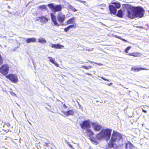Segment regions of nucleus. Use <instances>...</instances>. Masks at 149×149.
<instances>
[{
	"mask_svg": "<svg viewBox=\"0 0 149 149\" xmlns=\"http://www.w3.org/2000/svg\"><path fill=\"white\" fill-rule=\"evenodd\" d=\"M51 19L52 22L53 23L54 25L59 26V24L57 22V19L58 21L60 23H63L65 20V15L61 12L58 13L57 16V19L56 16L53 13H51Z\"/></svg>",
	"mask_w": 149,
	"mask_h": 149,
	"instance_id": "f257e3e1",
	"label": "nucleus"
},
{
	"mask_svg": "<svg viewBox=\"0 0 149 149\" xmlns=\"http://www.w3.org/2000/svg\"><path fill=\"white\" fill-rule=\"evenodd\" d=\"M111 131V130L109 129H105L103 132L101 131L96 135L97 139L99 140L104 139L107 140H109L110 138Z\"/></svg>",
	"mask_w": 149,
	"mask_h": 149,
	"instance_id": "f03ea898",
	"label": "nucleus"
},
{
	"mask_svg": "<svg viewBox=\"0 0 149 149\" xmlns=\"http://www.w3.org/2000/svg\"><path fill=\"white\" fill-rule=\"evenodd\" d=\"M120 6V4L119 2H111L109 6L110 13L115 15L117 12V9L119 8Z\"/></svg>",
	"mask_w": 149,
	"mask_h": 149,
	"instance_id": "7ed1b4c3",
	"label": "nucleus"
},
{
	"mask_svg": "<svg viewBox=\"0 0 149 149\" xmlns=\"http://www.w3.org/2000/svg\"><path fill=\"white\" fill-rule=\"evenodd\" d=\"M133 10L135 12L136 18H141L143 16L145 11L143 8L140 7H134Z\"/></svg>",
	"mask_w": 149,
	"mask_h": 149,
	"instance_id": "20e7f679",
	"label": "nucleus"
},
{
	"mask_svg": "<svg viewBox=\"0 0 149 149\" xmlns=\"http://www.w3.org/2000/svg\"><path fill=\"white\" fill-rule=\"evenodd\" d=\"M91 123L89 119L83 121L82 123H80V127L82 129L87 130L89 129L91 127Z\"/></svg>",
	"mask_w": 149,
	"mask_h": 149,
	"instance_id": "39448f33",
	"label": "nucleus"
},
{
	"mask_svg": "<svg viewBox=\"0 0 149 149\" xmlns=\"http://www.w3.org/2000/svg\"><path fill=\"white\" fill-rule=\"evenodd\" d=\"M122 139V136L121 134L113 131L111 139V140L112 142H115L116 141H118Z\"/></svg>",
	"mask_w": 149,
	"mask_h": 149,
	"instance_id": "423d86ee",
	"label": "nucleus"
},
{
	"mask_svg": "<svg viewBox=\"0 0 149 149\" xmlns=\"http://www.w3.org/2000/svg\"><path fill=\"white\" fill-rule=\"evenodd\" d=\"M133 8L134 7H130L127 9V16L131 19L136 18L135 12L134 11Z\"/></svg>",
	"mask_w": 149,
	"mask_h": 149,
	"instance_id": "0eeeda50",
	"label": "nucleus"
},
{
	"mask_svg": "<svg viewBox=\"0 0 149 149\" xmlns=\"http://www.w3.org/2000/svg\"><path fill=\"white\" fill-rule=\"evenodd\" d=\"M48 6L50 8L52 9L55 12L61 11L62 9V6L60 5L54 6L53 3H50L48 4Z\"/></svg>",
	"mask_w": 149,
	"mask_h": 149,
	"instance_id": "6e6552de",
	"label": "nucleus"
},
{
	"mask_svg": "<svg viewBox=\"0 0 149 149\" xmlns=\"http://www.w3.org/2000/svg\"><path fill=\"white\" fill-rule=\"evenodd\" d=\"M9 70V67L8 65L4 64L0 68V72L3 74H7Z\"/></svg>",
	"mask_w": 149,
	"mask_h": 149,
	"instance_id": "1a4fd4ad",
	"label": "nucleus"
},
{
	"mask_svg": "<svg viewBox=\"0 0 149 149\" xmlns=\"http://www.w3.org/2000/svg\"><path fill=\"white\" fill-rule=\"evenodd\" d=\"M48 19L45 16H42L40 17H36L35 20V21L40 22L42 24H45L48 21Z\"/></svg>",
	"mask_w": 149,
	"mask_h": 149,
	"instance_id": "9d476101",
	"label": "nucleus"
},
{
	"mask_svg": "<svg viewBox=\"0 0 149 149\" xmlns=\"http://www.w3.org/2000/svg\"><path fill=\"white\" fill-rule=\"evenodd\" d=\"M6 77L13 83H16L18 81V78L16 75H6Z\"/></svg>",
	"mask_w": 149,
	"mask_h": 149,
	"instance_id": "9b49d317",
	"label": "nucleus"
},
{
	"mask_svg": "<svg viewBox=\"0 0 149 149\" xmlns=\"http://www.w3.org/2000/svg\"><path fill=\"white\" fill-rule=\"evenodd\" d=\"M91 125L95 131H99L101 130L102 127L95 122L91 123Z\"/></svg>",
	"mask_w": 149,
	"mask_h": 149,
	"instance_id": "f8f14e48",
	"label": "nucleus"
},
{
	"mask_svg": "<svg viewBox=\"0 0 149 149\" xmlns=\"http://www.w3.org/2000/svg\"><path fill=\"white\" fill-rule=\"evenodd\" d=\"M75 17H74L70 18L66 22V24L65 25H66L69 24H74V25H76V24L75 23Z\"/></svg>",
	"mask_w": 149,
	"mask_h": 149,
	"instance_id": "ddd939ff",
	"label": "nucleus"
},
{
	"mask_svg": "<svg viewBox=\"0 0 149 149\" xmlns=\"http://www.w3.org/2000/svg\"><path fill=\"white\" fill-rule=\"evenodd\" d=\"M147 70V69L143 68H139L136 67H132L131 68V70L132 71L137 72L141 70Z\"/></svg>",
	"mask_w": 149,
	"mask_h": 149,
	"instance_id": "4468645a",
	"label": "nucleus"
},
{
	"mask_svg": "<svg viewBox=\"0 0 149 149\" xmlns=\"http://www.w3.org/2000/svg\"><path fill=\"white\" fill-rule=\"evenodd\" d=\"M62 113L65 116H69L70 115L73 116L74 114V112L73 110H68L67 111H63Z\"/></svg>",
	"mask_w": 149,
	"mask_h": 149,
	"instance_id": "2eb2a0df",
	"label": "nucleus"
},
{
	"mask_svg": "<svg viewBox=\"0 0 149 149\" xmlns=\"http://www.w3.org/2000/svg\"><path fill=\"white\" fill-rule=\"evenodd\" d=\"M77 27L76 25L72 24L66 27L64 29V31L65 32H68L69 30L71 28H73L74 29H75Z\"/></svg>",
	"mask_w": 149,
	"mask_h": 149,
	"instance_id": "dca6fc26",
	"label": "nucleus"
},
{
	"mask_svg": "<svg viewBox=\"0 0 149 149\" xmlns=\"http://www.w3.org/2000/svg\"><path fill=\"white\" fill-rule=\"evenodd\" d=\"M51 47L55 49H61L64 46L63 45L58 44H52L51 45Z\"/></svg>",
	"mask_w": 149,
	"mask_h": 149,
	"instance_id": "f3484780",
	"label": "nucleus"
},
{
	"mask_svg": "<svg viewBox=\"0 0 149 149\" xmlns=\"http://www.w3.org/2000/svg\"><path fill=\"white\" fill-rule=\"evenodd\" d=\"M86 134L87 136L90 137H91L94 134V133L89 129L86 130Z\"/></svg>",
	"mask_w": 149,
	"mask_h": 149,
	"instance_id": "a211bd4d",
	"label": "nucleus"
},
{
	"mask_svg": "<svg viewBox=\"0 0 149 149\" xmlns=\"http://www.w3.org/2000/svg\"><path fill=\"white\" fill-rule=\"evenodd\" d=\"M36 38H31L27 39L26 40V42L27 43L30 42H36Z\"/></svg>",
	"mask_w": 149,
	"mask_h": 149,
	"instance_id": "6ab92c4d",
	"label": "nucleus"
},
{
	"mask_svg": "<svg viewBox=\"0 0 149 149\" xmlns=\"http://www.w3.org/2000/svg\"><path fill=\"white\" fill-rule=\"evenodd\" d=\"M123 15L124 14L123 10L121 9H120L118 11L116 15L119 17L122 18L123 17Z\"/></svg>",
	"mask_w": 149,
	"mask_h": 149,
	"instance_id": "aec40b11",
	"label": "nucleus"
},
{
	"mask_svg": "<svg viewBox=\"0 0 149 149\" xmlns=\"http://www.w3.org/2000/svg\"><path fill=\"white\" fill-rule=\"evenodd\" d=\"M133 147V145L130 142L126 144L125 148L126 149H132Z\"/></svg>",
	"mask_w": 149,
	"mask_h": 149,
	"instance_id": "412c9836",
	"label": "nucleus"
},
{
	"mask_svg": "<svg viewBox=\"0 0 149 149\" xmlns=\"http://www.w3.org/2000/svg\"><path fill=\"white\" fill-rule=\"evenodd\" d=\"M48 58L49 59V61L52 63L54 64L56 66L58 67L59 66V64L55 62L54 59H53L51 57H48Z\"/></svg>",
	"mask_w": 149,
	"mask_h": 149,
	"instance_id": "4be33fe9",
	"label": "nucleus"
},
{
	"mask_svg": "<svg viewBox=\"0 0 149 149\" xmlns=\"http://www.w3.org/2000/svg\"><path fill=\"white\" fill-rule=\"evenodd\" d=\"M141 54L139 52H133L129 53L128 55L130 56H133L134 57H138Z\"/></svg>",
	"mask_w": 149,
	"mask_h": 149,
	"instance_id": "5701e85b",
	"label": "nucleus"
},
{
	"mask_svg": "<svg viewBox=\"0 0 149 149\" xmlns=\"http://www.w3.org/2000/svg\"><path fill=\"white\" fill-rule=\"evenodd\" d=\"M114 142H112L111 140V142L108 144V147L107 149H114Z\"/></svg>",
	"mask_w": 149,
	"mask_h": 149,
	"instance_id": "b1692460",
	"label": "nucleus"
},
{
	"mask_svg": "<svg viewBox=\"0 0 149 149\" xmlns=\"http://www.w3.org/2000/svg\"><path fill=\"white\" fill-rule=\"evenodd\" d=\"M38 42L40 43H45L46 42V40L43 38H41L38 40Z\"/></svg>",
	"mask_w": 149,
	"mask_h": 149,
	"instance_id": "393cba45",
	"label": "nucleus"
},
{
	"mask_svg": "<svg viewBox=\"0 0 149 149\" xmlns=\"http://www.w3.org/2000/svg\"><path fill=\"white\" fill-rule=\"evenodd\" d=\"M81 68H84L86 70H88L90 68H91L92 66L90 65H89L88 66L85 65H82V66H81Z\"/></svg>",
	"mask_w": 149,
	"mask_h": 149,
	"instance_id": "a878e982",
	"label": "nucleus"
},
{
	"mask_svg": "<svg viewBox=\"0 0 149 149\" xmlns=\"http://www.w3.org/2000/svg\"><path fill=\"white\" fill-rule=\"evenodd\" d=\"M69 8L73 12H75L77 11V10L71 5L69 6Z\"/></svg>",
	"mask_w": 149,
	"mask_h": 149,
	"instance_id": "bb28decb",
	"label": "nucleus"
},
{
	"mask_svg": "<svg viewBox=\"0 0 149 149\" xmlns=\"http://www.w3.org/2000/svg\"><path fill=\"white\" fill-rule=\"evenodd\" d=\"M131 48V46H129L125 50V52L126 53H128V51Z\"/></svg>",
	"mask_w": 149,
	"mask_h": 149,
	"instance_id": "cd10ccee",
	"label": "nucleus"
},
{
	"mask_svg": "<svg viewBox=\"0 0 149 149\" xmlns=\"http://www.w3.org/2000/svg\"><path fill=\"white\" fill-rule=\"evenodd\" d=\"M38 7L40 9H46V6L44 5H40Z\"/></svg>",
	"mask_w": 149,
	"mask_h": 149,
	"instance_id": "c85d7f7f",
	"label": "nucleus"
},
{
	"mask_svg": "<svg viewBox=\"0 0 149 149\" xmlns=\"http://www.w3.org/2000/svg\"><path fill=\"white\" fill-rule=\"evenodd\" d=\"M10 94H11L13 95V96H16V94H15L14 93L13 91H11L10 92Z\"/></svg>",
	"mask_w": 149,
	"mask_h": 149,
	"instance_id": "c756f323",
	"label": "nucleus"
},
{
	"mask_svg": "<svg viewBox=\"0 0 149 149\" xmlns=\"http://www.w3.org/2000/svg\"><path fill=\"white\" fill-rule=\"evenodd\" d=\"M69 147H70L72 149H75L73 147V146H72V145H71L70 143H69L68 145Z\"/></svg>",
	"mask_w": 149,
	"mask_h": 149,
	"instance_id": "7c9ffc66",
	"label": "nucleus"
},
{
	"mask_svg": "<svg viewBox=\"0 0 149 149\" xmlns=\"http://www.w3.org/2000/svg\"><path fill=\"white\" fill-rule=\"evenodd\" d=\"M120 39H121V40L125 42H127V41L126 40H125V39L123 38H120Z\"/></svg>",
	"mask_w": 149,
	"mask_h": 149,
	"instance_id": "2f4dec72",
	"label": "nucleus"
},
{
	"mask_svg": "<svg viewBox=\"0 0 149 149\" xmlns=\"http://www.w3.org/2000/svg\"><path fill=\"white\" fill-rule=\"evenodd\" d=\"M93 48H92V49H86V50L87 51H92L93 50Z\"/></svg>",
	"mask_w": 149,
	"mask_h": 149,
	"instance_id": "473e14b6",
	"label": "nucleus"
},
{
	"mask_svg": "<svg viewBox=\"0 0 149 149\" xmlns=\"http://www.w3.org/2000/svg\"><path fill=\"white\" fill-rule=\"evenodd\" d=\"M36 147L38 149H40V146L38 145V144H37V146H36Z\"/></svg>",
	"mask_w": 149,
	"mask_h": 149,
	"instance_id": "72a5a7b5",
	"label": "nucleus"
},
{
	"mask_svg": "<svg viewBox=\"0 0 149 149\" xmlns=\"http://www.w3.org/2000/svg\"><path fill=\"white\" fill-rule=\"evenodd\" d=\"M65 142L68 145L70 143L69 142H68L67 140H65Z\"/></svg>",
	"mask_w": 149,
	"mask_h": 149,
	"instance_id": "f704fd0d",
	"label": "nucleus"
},
{
	"mask_svg": "<svg viewBox=\"0 0 149 149\" xmlns=\"http://www.w3.org/2000/svg\"><path fill=\"white\" fill-rule=\"evenodd\" d=\"M63 106H64V109H67V107L66 105L64 104L63 105Z\"/></svg>",
	"mask_w": 149,
	"mask_h": 149,
	"instance_id": "c9c22d12",
	"label": "nucleus"
},
{
	"mask_svg": "<svg viewBox=\"0 0 149 149\" xmlns=\"http://www.w3.org/2000/svg\"><path fill=\"white\" fill-rule=\"evenodd\" d=\"M142 111L143 112L145 113H147V111H146V110H145L143 109H142Z\"/></svg>",
	"mask_w": 149,
	"mask_h": 149,
	"instance_id": "e433bc0d",
	"label": "nucleus"
},
{
	"mask_svg": "<svg viewBox=\"0 0 149 149\" xmlns=\"http://www.w3.org/2000/svg\"><path fill=\"white\" fill-rule=\"evenodd\" d=\"M6 125L8 126L9 127L10 126V124L9 123H7L6 124Z\"/></svg>",
	"mask_w": 149,
	"mask_h": 149,
	"instance_id": "4c0bfd02",
	"label": "nucleus"
},
{
	"mask_svg": "<svg viewBox=\"0 0 149 149\" xmlns=\"http://www.w3.org/2000/svg\"><path fill=\"white\" fill-rule=\"evenodd\" d=\"M45 145L46 146H48V144L47 143H45Z\"/></svg>",
	"mask_w": 149,
	"mask_h": 149,
	"instance_id": "58836bf2",
	"label": "nucleus"
},
{
	"mask_svg": "<svg viewBox=\"0 0 149 149\" xmlns=\"http://www.w3.org/2000/svg\"><path fill=\"white\" fill-rule=\"evenodd\" d=\"M113 84L112 83H110V84H108V85L109 86H110L111 85H112Z\"/></svg>",
	"mask_w": 149,
	"mask_h": 149,
	"instance_id": "ea45409f",
	"label": "nucleus"
},
{
	"mask_svg": "<svg viewBox=\"0 0 149 149\" xmlns=\"http://www.w3.org/2000/svg\"><path fill=\"white\" fill-rule=\"evenodd\" d=\"M95 63L97 64L96 63ZM97 64L98 65H102V64H101V63H97Z\"/></svg>",
	"mask_w": 149,
	"mask_h": 149,
	"instance_id": "a19ab883",
	"label": "nucleus"
},
{
	"mask_svg": "<svg viewBox=\"0 0 149 149\" xmlns=\"http://www.w3.org/2000/svg\"><path fill=\"white\" fill-rule=\"evenodd\" d=\"M79 1L81 3H85V1Z\"/></svg>",
	"mask_w": 149,
	"mask_h": 149,
	"instance_id": "79ce46f5",
	"label": "nucleus"
},
{
	"mask_svg": "<svg viewBox=\"0 0 149 149\" xmlns=\"http://www.w3.org/2000/svg\"><path fill=\"white\" fill-rule=\"evenodd\" d=\"M102 79H103L104 80H106V81H108V80H107V79H104V78H103V77H102Z\"/></svg>",
	"mask_w": 149,
	"mask_h": 149,
	"instance_id": "37998d69",
	"label": "nucleus"
},
{
	"mask_svg": "<svg viewBox=\"0 0 149 149\" xmlns=\"http://www.w3.org/2000/svg\"><path fill=\"white\" fill-rule=\"evenodd\" d=\"M88 62H89V63H93V62L91 61H88Z\"/></svg>",
	"mask_w": 149,
	"mask_h": 149,
	"instance_id": "c03bdc74",
	"label": "nucleus"
},
{
	"mask_svg": "<svg viewBox=\"0 0 149 149\" xmlns=\"http://www.w3.org/2000/svg\"><path fill=\"white\" fill-rule=\"evenodd\" d=\"M10 8V6H8V8Z\"/></svg>",
	"mask_w": 149,
	"mask_h": 149,
	"instance_id": "a18cd8bd",
	"label": "nucleus"
},
{
	"mask_svg": "<svg viewBox=\"0 0 149 149\" xmlns=\"http://www.w3.org/2000/svg\"><path fill=\"white\" fill-rule=\"evenodd\" d=\"M9 74L10 75V74Z\"/></svg>",
	"mask_w": 149,
	"mask_h": 149,
	"instance_id": "49530a36",
	"label": "nucleus"
}]
</instances>
